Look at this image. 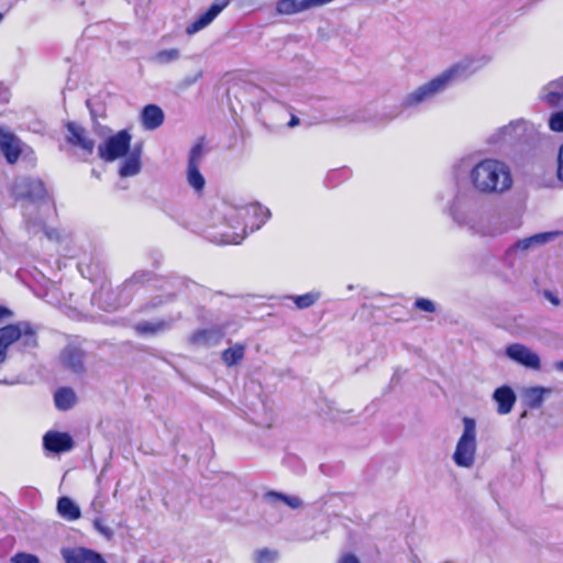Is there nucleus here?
Listing matches in <instances>:
<instances>
[{
    "mask_svg": "<svg viewBox=\"0 0 563 563\" xmlns=\"http://www.w3.org/2000/svg\"><path fill=\"white\" fill-rule=\"evenodd\" d=\"M11 196L22 211L25 228L30 234L43 232L49 240L58 239L57 231L45 225V218L54 207L42 180L16 178L11 186Z\"/></svg>",
    "mask_w": 563,
    "mask_h": 563,
    "instance_id": "1",
    "label": "nucleus"
},
{
    "mask_svg": "<svg viewBox=\"0 0 563 563\" xmlns=\"http://www.w3.org/2000/svg\"><path fill=\"white\" fill-rule=\"evenodd\" d=\"M449 213L457 224L483 236H496L505 231L497 225L494 218L482 213L479 199L470 189L457 190L449 207Z\"/></svg>",
    "mask_w": 563,
    "mask_h": 563,
    "instance_id": "2",
    "label": "nucleus"
},
{
    "mask_svg": "<svg viewBox=\"0 0 563 563\" xmlns=\"http://www.w3.org/2000/svg\"><path fill=\"white\" fill-rule=\"evenodd\" d=\"M468 179L474 191L484 195H501L514 184L508 164L496 158H484L471 166Z\"/></svg>",
    "mask_w": 563,
    "mask_h": 563,
    "instance_id": "3",
    "label": "nucleus"
},
{
    "mask_svg": "<svg viewBox=\"0 0 563 563\" xmlns=\"http://www.w3.org/2000/svg\"><path fill=\"white\" fill-rule=\"evenodd\" d=\"M474 71V69H471L470 62L454 64L428 82H424L406 95L401 101V107L404 109L417 108L443 92L452 82L465 79Z\"/></svg>",
    "mask_w": 563,
    "mask_h": 563,
    "instance_id": "4",
    "label": "nucleus"
},
{
    "mask_svg": "<svg viewBox=\"0 0 563 563\" xmlns=\"http://www.w3.org/2000/svg\"><path fill=\"white\" fill-rule=\"evenodd\" d=\"M225 217L234 231L225 233L222 242L225 244H240L247 234V229H250V232L258 230L271 217V211L260 203H251L241 208L230 209Z\"/></svg>",
    "mask_w": 563,
    "mask_h": 563,
    "instance_id": "5",
    "label": "nucleus"
},
{
    "mask_svg": "<svg viewBox=\"0 0 563 563\" xmlns=\"http://www.w3.org/2000/svg\"><path fill=\"white\" fill-rule=\"evenodd\" d=\"M13 343L22 352H32L38 345L36 329L26 321L0 328V363L4 362L7 350Z\"/></svg>",
    "mask_w": 563,
    "mask_h": 563,
    "instance_id": "6",
    "label": "nucleus"
},
{
    "mask_svg": "<svg viewBox=\"0 0 563 563\" xmlns=\"http://www.w3.org/2000/svg\"><path fill=\"white\" fill-rule=\"evenodd\" d=\"M536 134L534 125L525 120H516L494 132L488 143L498 150H504L518 143H529L534 140Z\"/></svg>",
    "mask_w": 563,
    "mask_h": 563,
    "instance_id": "7",
    "label": "nucleus"
},
{
    "mask_svg": "<svg viewBox=\"0 0 563 563\" xmlns=\"http://www.w3.org/2000/svg\"><path fill=\"white\" fill-rule=\"evenodd\" d=\"M476 422L473 418H463V432L457 440L452 460L459 467L471 468L475 463L477 440Z\"/></svg>",
    "mask_w": 563,
    "mask_h": 563,
    "instance_id": "8",
    "label": "nucleus"
},
{
    "mask_svg": "<svg viewBox=\"0 0 563 563\" xmlns=\"http://www.w3.org/2000/svg\"><path fill=\"white\" fill-rule=\"evenodd\" d=\"M131 139V134L126 130L108 137L98 147L100 158L106 162H114L124 157L129 152Z\"/></svg>",
    "mask_w": 563,
    "mask_h": 563,
    "instance_id": "9",
    "label": "nucleus"
},
{
    "mask_svg": "<svg viewBox=\"0 0 563 563\" xmlns=\"http://www.w3.org/2000/svg\"><path fill=\"white\" fill-rule=\"evenodd\" d=\"M505 354L508 358L528 369L539 372L542 367L539 354L521 343L509 344Z\"/></svg>",
    "mask_w": 563,
    "mask_h": 563,
    "instance_id": "10",
    "label": "nucleus"
},
{
    "mask_svg": "<svg viewBox=\"0 0 563 563\" xmlns=\"http://www.w3.org/2000/svg\"><path fill=\"white\" fill-rule=\"evenodd\" d=\"M67 142L79 148L80 155L84 158L89 157L95 150V141L91 139L89 132L81 125L68 122L67 125Z\"/></svg>",
    "mask_w": 563,
    "mask_h": 563,
    "instance_id": "11",
    "label": "nucleus"
},
{
    "mask_svg": "<svg viewBox=\"0 0 563 563\" xmlns=\"http://www.w3.org/2000/svg\"><path fill=\"white\" fill-rule=\"evenodd\" d=\"M203 156V147L201 144H196L189 153L187 164V181L196 191H201L205 188L206 180L200 173L199 166Z\"/></svg>",
    "mask_w": 563,
    "mask_h": 563,
    "instance_id": "12",
    "label": "nucleus"
},
{
    "mask_svg": "<svg viewBox=\"0 0 563 563\" xmlns=\"http://www.w3.org/2000/svg\"><path fill=\"white\" fill-rule=\"evenodd\" d=\"M231 0H214L209 9L201 13L186 27L188 35H194L207 27L230 3Z\"/></svg>",
    "mask_w": 563,
    "mask_h": 563,
    "instance_id": "13",
    "label": "nucleus"
},
{
    "mask_svg": "<svg viewBox=\"0 0 563 563\" xmlns=\"http://www.w3.org/2000/svg\"><path fill=\"white\" fill-rule=\"evenodd\" d=\"M333 0H278L276 12L282 15H291L303 12L311 8L321 7Z\"/></svg>",
    "mask_w": 563,
    "mask_h": 563,
    "instance_id": "14",
    "label": "nucleus"
},
{
    "mask_svg": "<svg viewBox=\"0 0 563 563\" xmlns=\"http://www.w3.org/2000/svg\"><path fill=\"white\" fill-rule=\"evenodd\" d=\"M0 151L8 163L13 164L21 154V141L13 133L0 129Z\"/></svg>",
    "mask_w": 563,
    "mask_h": 563,
    "instance_id": "15",
    "label": "nucleus"
},
{
    "mask_svg": "<svg viewBox=\"0 0 563 563\" xmlns=\"http://www.w3.org/2000/svg\"><path fill=\"white\" fill-rule=\"evenodd\" d=\"M46 450L54 453L67 452L73 449L74 441L68 433L49 431L43 438Z\"/></svg>",
    "mask_w": 563,
    "mask_h": 563,
    "instance_id": "16",
    "label": "nucleus"
},
{
    "mask_svg": "<svg viewBox=\"0 0 563 563\" xmlns=\"http://www.w3.org/2000/svg\"><path fill=\"white\" fill-rule=\"evenodd\" d=\"M224 336V331L219 327H212L196 331L190 336V342L199 346L217 345Z\"/></svg>",
    "mask_w": 563,
    "mask_h": 563,
    "instance_id": "17",
    "label": "nucleus"
},
{
    "mask_svg": "<svg viewBox=\"0 0 563 563\" xmlns=\"http://www.w3.org/2000/svg\"><path fill=\"white\" fill-rule=\"evenodd\" d=\"M541 98L551 107L563 108V76L544 86Z\"/></svg>",
    "mask_w": 563,
    "mask_h": 563,
    "instance_id": "18",
    "label": "nucleus"
},
{
    "mask_svg": "<svg viewBox=\"0 0 563 563\" xmlns=\"http://www.w3.org/2000/svg\"><path fill=\"white\" fill-rule=\"evenodd\" d=\"M493 398L498 405L497 410L500 415L509 413L516 401V395L514 390L508 386L497 388L494 391Z\"/></svg>",
    "mask_w": 563,
    "mask_h": 563,
    "instance_id": "19",
    "label": "nucleus"
},
{
    "mask_svg": "<svg viewBox=\"0 0 563 563\" xmlns=\"http://www.w3.org/2000/svg\"><path fill=\"white\" fill-rule=\"evenodd\" d=\"M141 120L146 130H155L163 124L164 112L158 106L148 104L143 109Z\"/></svg>",
    "mask_w": 563,
    "mask_h": 563,
    "instance_id": "20",
    "label": "nucleus"
},
{
    "mask_svg": "<svg viewBox=\"0 0 563 563\" xmlns=\"http://www.w3.org/2000/svg\"><path fill=\"white\" fill-rule=\"evenodd\" d=\"M181 57L179 48L172 47L157 51L148 57V60L156 66H167L178 62Z\"/></svg>",
    "mask_w": 563,
    "mask_h": 563,
    "instance_id": "21",
    "label": "nucleus"
},
{
    "mask_svg": "<svg viewBox=\"0 0 563 563\" xmlns=\"http://www.w3.org/2000/svg\"><path fill=\"white\" fill-rule=\"evenodd\" d=\"M58 515L68 520L75 521L80 518V508L69 497H60L57 501Z\"/></svg>",
    "mask_w": 563,
    "mask_h": 563,
    "instance_id": "22",
    "label": "nucleus"
},
{
    "mask_svg": "<svg viewBox=\"0 0 563 563\" xmlns=\"http://www.w3.org/2000/svg\"><path fill=\"white\" fill-rule=\"evenodd\" d=\"M551 391V388L548 387H529L523 391V398L530 408H540L544 401V397L550 395Z\"/></svg>",
    "mask_w": 563,
    "mask_h": 563,
    "instance_id": "23",
    "label": "nucleus"
},
{
    "mask_svg": "<svg viewBox=\"0 0 563 563\" xmlns=\"http://www.w3.org/2000/svg\"><path fill=\"white\" fill-rule=\"evenodd\" d=\"M558 235V232H544L538 233L532 236L519 240L515 245L514 250L526 251L534 245H541L553 240Z\"/></svg>",
    "mask_w": 563,
    "mask_h": 563,
    "instance_id": "24",
    "label": "nucleus"
},
{
    "mask_svg": "<svg viewBox=\"0 0 563 563\" xmlns=\"http://www.w3.org/2000/svg\"><path fill=\"white\" fill-rule=\"evenodd\" d=\"M82 361L84 354L76 347H66L62 353L63 364L75 372L82 369Z\"/></svg>",
    "mask_w": 563,
    "mask_h": 563,
    "instance_id": "25",
    "label": "nucleus"
},
{
    "mask_svg": "<svg viewBox=\"0 0 563 563\" xmlns=\"http://www.w3.org/2000/svg\"><path fill=\"white\" fill-rule=\"evenodd\" d=\"M141 170V156L140 152H133L122 162L119 174L121 177L135 176Z\"/></svg>",
    "mask_w": 563,
    "mask_h": 563,
    "instance_id": "26",
    "label": "nucleus"
},
{
    "mask_svg": "<svg viewBox=\"0 0 563 563\" xmlns=\"http://www.w3.org/2000/svg\"><path fill=\"white\" fill-rule=\"evenodd\" d=\"M55 405L60 410H68L76 401V395L70 388H59L54 396Z\"/></svg>",
    "mask_w": 563,
    "mask_h": 563,
    "instance_id": "27",
    "label": "nucleus"
},
{
    "mask_svg": "<svg viewBox=\"0 0 563 563\" xmlns=\"http://www.w3.org/2000/svg\"><path fill=\"white\" fill-rule=\"evenodd\" d=\"M245 345L236 343L222 352V361L228 366H233L243 360Z\"/></svg>",
    "mask_w": 563,
    "mask_h": 563,
    "instance_id": "28",
    "label": "nucleus"
},
{
    "mask_svg": "<svg viewBox=\"0 0 563 563\" xmlns=\"http://www.w3.org/2000/svg\"><path fill=\"white\" fill-rule=\"evenodd\" d=\"M170 328V322L161 320V321H144L140 322L135 325V330L140 334H156L158 332H163Z\"/></svg>",
    "mask_w": 563,
    "mask_h": 563,
    "instance_id": "29",
    "label": "nucleus"
},
{
    "mask_svg": "<svg viewBox=\"0 0 563 563\" xmlns=\"http://www.w3.org/2000/svg\"><path fill=\"white\" fill-rule=\"evenodd\" d=\"M265 498L267 500H271V501L282 500L288 507H290L291 509H298V508H300L302 506V501H301V499L299 497H297V496H288V495H284L282 493L268 492L265 495Z\"/></svg>",
    "mask_w": 563,
    "mask_h": 563,
    "instance_id": "30",
    "label": "nucleus"
},
{
    "mask_svg": "<svg viewBox=\"0 0 563 563\" xmlns=\"http://www.w3.org/2000/svg\"><path fill=\"white\" fill-rule=\"evenodd\" d=\"M320 298V292L310 291L300 296H294L291 299L298 309H306L313 306Z\"/></svg>",
    "mask_w": 563,
    "mask_h": 563,
    "instance_id": "31",
    "label": "nucleus"
},
{
    "mask_svg": "<svg viewBox=\"0 0 563 563\" xmlns=\"http://www.w3.org/2000/svg\"><path fill=\"white\" fill-rule=\"evenodd\" d=\"M254 563H276L278 559L277 551L261 549L253 554Z\"/></svg>",
    "mask_w": 563,
    "mask_h": 563,
    "instance_id": "32",
    "label": "nucleus"
},
{
    "mask_svg": "<svg viewBox=\"0 0 563 563\" xmlns=\"http://www.w3.org/2000/svg\"><path fill=\"white\" fill-rule=\"evenodd\" d=\"M104 295H107V291L102 288L99 292L92 296V301L104 310H114L121 305L120 302H103Z\"/></svg>",
    "mask_w": 563,
    "mask_h": 563,
    "instance_id": "33",
    "label": "nucleus"
},
{
    "mask_svg": "<svg viewBox=\"0 0 563 563\" xmlns=\"http://www.w3.org/2000/svg\"><path fill=\"white\" fill-rule=\"evenodd\" d=\"M549 126L554 132H563V111L555 112L550 117Z\"/></svg>",
    "mask_w": 563,
    "mask_h": 563,
    "instance_id": "34",
    "label": "nucleus"
},
{
    "mask_svg": "<svg viewBox=\"0 0 563 563\" xmlns=\"http://www.w3.org/2000/svg\"><path fill=\"white\" fill-rule=\"evenodd\" d=\"M12 563H40L36 555L30 553H16L11 558Z\"/></svg>",
    "mask_w": 563,
    "mask_h": 563,
    "instance_id": "35",
    "label": "nucleus"
},
{
    "mask_svg": "<svg viewBox=\"0 0 563 563\" xmlns=\"http://www.w3.org/2000/svg\"><path fill=\"white\" fill-rule=\"evenodd\" d=\"M93 527L95 529L104 536L108 540H110L113 537V531L110 527L106 526L100 518H96L93 520Z\"/></svg>",
    "mask_w": 563,
    "mask_h": 563,
    "instance_id": "36",
    "label": "nucleus"
},
{
    "mask_svg": "<svg viewBox=\"0 0 563 563\" xmlns=\"http://www.w3.org/2000/svg\"><path fill=\"white\" fill-rule=\"evenodd\" d=\"M416 308L426 311V312H433L435 310L434 303L426 298H419L415 302Z\"/></svg>",
    "mask_w": 563,
    "mask_h": 563,
    "instance_id": "37",
    "label": "nucleus"
},
{
    "mask_svg": "<svg viewBox=\"0 0 563 563\" xmlns=\"http://www.w3.org/2000/svg\"><path fill=\"white\" fill-rule=\"evenodd\" d=\"M150 279V274L146 272L135 273L130 280H128L124 285L125 288L130 287L134 282L142 283L144 280Z\"/></svg>",
    "mask_w": 563,
    "mask_h": 563,
    "instance_id": "38",
    "label": "nucleus"
},
{
    "mask_svg": "<svg viewBox=\"0 0 563 563\" xmlns=\"http://www.w3.org/2000/svg\"><path fill=\"white\" fill-rule=\"evenodd\" d=\"M10 98L9 89L0 82V104L7 103Z\"/></svg>",
    "mask_w": 563,
    "mask_h": 563,
    "instance_id": "39",
    "label": "nucleus"
},
{
    "mask_svg": "<svg viewBox=\"0 0 563 563\" xmlns=\"http://www.w3.org/2000/svg\"><path fill=\"white\" fill-rule=\"evenodd\" d=\"M558 176L563 180V145L560 147L558 156Z\"/></svg>",
    "mask_w": 563,
    "mask_h": 563,
    "instance_id": "40",
    "label": "nucleus"
},
{
    "mask_svg": "<svg viewBox=\"0 0 563 563\" xmlns=\"http://www.w3.org/2000/svg\"><path fill=\"white\" fill-rule=\"evenodd\" d=\"M338 563H360V561L353 554H345L339 560Z\"/></svg>",
    "mask_w": 563,
    "mask_h": 563,
    "instance_id": "41",
    "label": "nucleus"
},
{
    "mask_svg": "<svg viewBox=\"0 0 563 563\" xmlns=\"http://www.w3.org/2000/svg\"><path fill=\"white\" fill-rule=\"evenodd\" d=\"M78 267L82 275H85V273L87 272L89 274V278H92V273H90L89 265L84 260L79 262Z\"/></svg>",
    "mask_w": 563,
    "mask_h": 563,
    "instance_id": "42",
    "label": "nucleus"
},
{
    "mask_svg": "<svg viewBox=\"0 0 563 563\" xmlns=\"http://www.w3.org/2000/svg\"><path fill=\"white\" fill-rule=\"evenodd\" d=\"M545 297L551 301V303H553L554 306H559L560 305V299L554 296L553 294L547 291L545 292Z\"/></svg>",
    "mask_w": 563,
    "mask_h": 563,
    "instance_id": "43",
    "label": "nucleus"
},
{
    "mask_svg": "<svg viewBox=\"0 0 563 563\" xmlns=\"http://www.w3.org/2000/svg\"><path fill=\"white\" fill-rule=\"evenodd\" d=\"M11 316L12 312L9 309L0 306V321L4 318H10Z\"/></svg>",
    "mask_w": 563,
    "mask_h": 563,
    "instance_id": "44",
    "label": "nucleus"
},
{
    "mask_svg": "<svg viewBox=\"0 0 563 563\" xmlns=\"http://www.w3.org/2000/svg\"><path fill=\"white\" fill-rule=\"evenodd\" d=\"M299 124V119L295 115L291 117L290 121L288 122L289 128H294Z\"/></svg>",
    "mask_w": 563,
    "mask_h": 563,
    "instance_id": "45",
    "label": "nucleus"
},
{
    "mask_svg": "<svg viewBox=\"0 0 563 563\" xmlns=\"http://www.w3.org/2000/svg\"><path fill=\"white\" fill-rule=\"evenodd\" d=\"M554 368L556 371L563 372V361H559V362L554 363Z\"/></svg>",
    "mask_w": 563,
    "mask_h": 563,
    "instance_id": "46",
    "label": "nucleus"
},
{
    "mask_svg": "<svg viewBox=\"0 0 563 563\" xmlns=\"http://www.w3.org/2000/svg\"><path fill=\"white\" fill-rule=\"evenodd\" d=\"M201 77H202V71H199V73L195 76V78H194V79H191V80L189 81V84H192V82L197 81V80H198L199 78H201Z\"/></svg>",
    "mask_w": 563,
    "mask_h": 563,
    "instance_id": "47",
    "label": "nucleus"
},
{
    "mask_svg": "<svg viewBox=\"0 0 563 563\" xmlns=\"http://www.w3.org/2000/svg\"><path fill=\"white\" fill-rule=\"evenodd\" d=\"M2 18H3V15H2V13L0 12V21L2 20Z\"/></svg>",
    "mask_w": 563,
    "mask_h": 563,
    "instance_id": "48",
    "label": "nucleus"
}]
</instances>
